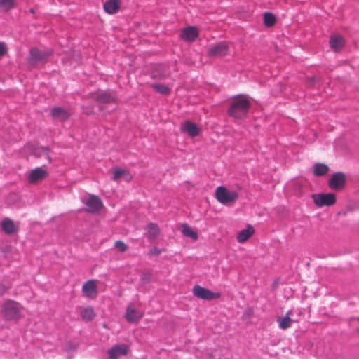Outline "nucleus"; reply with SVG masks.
<instances>
[{
  "label": "nucleus",
  "mask_w": 359,
  "mask_h": 359,
  "mask_svg": "<svg viewBox=\"0 0 359 359\" xmlns=\"http://www.w3.org/2000/svg\"><path fill=\"white\" fill-rule=\"evenodd\" d=\"M6 53V47L5 43L0 42V57L4 56Z\"/></svg>",
  "instance_id": "f704fd0d"
},
{
  "label": "nucleus",
  "mask_w": 359,
  "mask_h": 359,
  "mask_svg": "<svg viewBox=\"0 0 359 359\" xmlns=\"http://www.w3.org/2000/svg\"><path fill=\"white\" fill-rule=\"evenodd\" d=\"M128 346L126 344H117L108 350L109 359H117L120 356L126 355L128 353Z\"/></svg>",
  "instance_id": "1a4fd4ad"
},
{
  "label": "nucleus",
  "mask_w": 359,
  "mask_h": 359,
  "mask_svg": "<svg viewBox=\"0 0 359 359\" xmlns=\"http://www.w3.org/2000/svg\"><path fill=\"white\" fill-rule=\"evenodd\" d=\"M9 289L4 284L0 283V297H3L5 292Z\"/></svg>",
  "instance_id": "72a5a7b5"
},
{
  "label": "nucleus",
  "mask_w": 359,
  "mask_h": 359,
  "mask_svg": "<svg viewBox=\"0 0 359 359\" xmlns=\"http://www.w3.org/2000/svg\"><path fill=\"white\" fill-rule=\"evenodd\" d=\"M229 51V46L225 43H219L208 49L207 54L209 57H223Z\"/></svg>",
  "instance_id": "6e6552de"
},
{
  "label": "nucleus",
  "mask_w": 359,
  "mask_h": 359,
  "mask_svg": "<svg viewBox=\"0 0 359 359\" xmlns=\"http://www.w3.org/2000/svg\"><path fill=\"white\" fill-rule=\"evenodd\" d=\"M181 130L187 133L192 137H196L200 133V128L197 125L189 121L184 122L181 127Z\"/></svg>",
  "instance_id": "f3484780"
},
{
  "label": "nucleus",
  "mask_w": 359,
  "mask_h": 359,
  "mask_svg": "<svg viewBox=\"0 0 359 359\" xmlns=\"http://www.w3.org/2000/svg\"><path fill=\"white\" fill-rule=\"evenodd\" d=\"M82 291L85 297L91 299L95 298L98 293L96 280H90L86 281L83 285Z\"/></svg>",
  "instance_id": "9b49d317"
},
{
  "label": "nucleus",
  "mask_w": 359,
  "mask_h": 359,
  "mask_svg": "<svg viewBox=\"0 0 359 359\" xmlns=\"http://www.w3.org/2000/svg\"><path fill=\"white\" fill-rule=\"evenodd\" d=\"M151 87L156 92L163 95H169L171 91L168 86L161 83H153Z\"/></svg>",
  "instance_id": "a878e982"
},
{
  "label": "nucleus",
  "mask_w": 359,
  "mask_h": 359,
  "mask_svg": "<svg viewBox=\"0 0 359 359\" xmlns=\"http://www.w3.org/2000/svg\"><path fill=\"white\" fill-rule=\"evenodd\" d=\"M290 312L288 311L285 316L283 318H278L277 321L279 322V327L282 330H286L289 328L291 326L292 324V320L290 317Z\"/></svg>",
  "instance_id": "393cba45"
},
{
  "label": "nucleus",
  "mask_w": 359,
  "mask_h": 359,
  "mask_svg": "<svg viewBox=\"0 0 359 359\" xmlns=\"http://www.w3.org/2000/svg\"><path fill=\"white\" fill-rule=\"evenodd\" d=\"M250 108L249 97L244 94H238L232 97L226 114L235 119L243 120L247 118Z\"/></svg>",
  "instance_id": "f257e3e1"
},
{
  "label": "nucleus",
  "mask_w": 359,
  "mask_h": 359,
  "mask_svg": "<svg viewBox=\"0 0 359 359\" xmlns=\"http://www.w3.org/2000/svg\"><path fill=\"white\" fill-rule=\"evenodd\" d=\"M84 203L87 206L86 211L90 214L98 213L103 207L100 198L93 194L90 195Z\"/></svg>",
  "instance_id": "423d86ee"
},
{
  "label": "nucleus",
  "mask_w": 359,
  "mask_h": 359,
  "mask_svg": "<svg viewBox=\"0 0 359 359\" xmlns=\"http://www.w3.org/2000/svg\"><path fill=\"white\" fill-rule=\"evenodd\" d=\"M336 203L335 195L332 193L316 194V206H331Z\"/></svg>",
  "instance_id": "0eeeda50"
},
{
  "label": "nucleus",
  "mask_w": 359,
  "mask_h": 359,
  "mask_svg": "<svg viewBox=\"0 0 359 359\" xmlns=\"http://www.w3.org/2000/svg\"><path fill=\"white\" fill-rule=\"evenodd\" d=\"M52 54V50L41 51L36 48L30 50V55L32 58L36 61H46Z\"/></svg>",
  "instance_id": "a211bd4d"
},
{
  "label": "nucleus",
  "mask_w": 359,
  "mask_h": 359,
  "mask_svg": "<svg viewBox=\"0 0 359 359\" xmlns=\"http://www.w3.org/2000/svg\"><path fill=\"white\" fill-rule=\"evenodd\" d=\"M198 30L196 27L189 26L182 30L180 36L183 41L193 42L198 37Z\"/></svg>",
  "instance_id": "9d476101"
},
{
  "label": "nucleus",
  "mask_w": 359,
  "mask_h": 359,
  "mask_svg": "<svg viewBox=\"0 0 359 359\" xmlns=\"http://www.w3.org/2000/svg\"><path fill=\"white\" fill-rule=\"evenodd\" d=\"M151 279V273L149 271H143L141 274V282L143 284L149 283Z\"/></svg>",
  "instance_id": "c756f323"
},
{
  "label": "nucleus",
  "mask_w": 359,
  "mask_h": 359,
  "mask_svg": "<svg viewBox=\"0 0 359 359\" xmlns=\"http://www.w3.org/2000/svg\"><path fill=\"white\" fill-rule=\"evenodd\" d=\"M217 200L222 204L234 203L238 198V194L236 191H230L226 187H218L215 191Z\"/></svg>",
  "instance_id": "7ed1b4c3"
},
{
  "label": "nucleus",
  "mask_w": 359,
  "mask_h": 359,
  "mask_svg": "<svg viewBox=\"0 0 359 359\" xmlns=\"http://www.w3.org/2000/svg\"><path fill=\"white\" fill-rule=\"evenodd\" d=\"M48 172L41 168H37L31 171L28 180L30 183H35L48 177Z\"/></svg>",
  "instance_id": "2eb2a0df"
},
{
  "label": "nucleus",
  "mask_w": 359,
  "mask_h": 359,
  "mask_svg": "<svg viewBox=\"0 0 359 359\" xmlns=\"http://www.w3.org/2000/svg\"><path fill=\"white\" fill-rule=\"evenodd\" d=\"M29 12L33 14L35 13L34 8H30Z\"/></svg>",
  "instance_id": "4c0bfd02"
},
{
  "label": "nucleus",
  "mask_w": 359,
  "mask_h": 359,
  "mask_svg": "<svg viewBox=\"0 0 359 359\" xmlns=\"http://www.w3.org/2000/svg\"><path fill=\"white\" fill-rule=\"evenodd\" d=\"M255 233L253 226L250 224L247 226L245 229L241 230L237 235V241L239 243H244L248 240V238L252 236Z\"/></svg>",
  "instance_id": "412c9836"
},
{
  "label": "nucleus",
  "mask_w": 359,
  "mask_h": 359,
  "mask_svg": "<svg viewBox=\"0 0 359 359\" xmlns=\"http://www.w3.org/2000/svg\"><path fill=\"white\" fill-rule=\"evenodd\" d=\"M114 247L120 252H124L128 249V246L121 241H116Z\"/></svg>",
  "instance_id": "7c9ffc66"
},
{
  "label": "nucleus",
  "mask_w": 359,
  "mask_h": 359,
  "mask_svg": "<svg viewBox=\"0 0 359 359\" xmlns=\"http://www.w3.org/2000/svg\"><path fill=\"white\" fill-rule=\"evenodd\" d=\"M99 109H100V111H102V110H103V107H100Z\"/></svg>",
  "instance_id": "58836bf2"
},
{
  "label": "nucleus",
  "mask_w": 359,
  "mask_h": 359,
  "mask_svg": "<svg viewBox=\"0 0 359 359\" xmlns=\"http://www.w3.org/2000/svg\"><path fill=\"white\" fill-rule=\"evenodd\" d=\"M41 149H42V151H44L47 154V157L49 160V162H50L51 158H50V156H49V151H50L49 148L47 147H43Z\"/></svg>",
  "instance_id": "e433bc0d"
},
{
  "label": "nucleus",
  "mask_w": 359,
  "mask_h": 359,
  "mask_svg": "<svg viewBox=\"0 0 359 359\" xmlns=\"http://www.w3.org/2000/svg\"><path fill=\"white\" fill-rule=\"evenodd\" d=\"M192 292L194 295L197 298L208 301L219 299L221 297L219 292H213L209 289L203 287L198 285L194 286Z\"/></svg>",
  "instance_id": "20e7f679"
},
{
  "label": "nucleus",
  "mask_w": 359,
  "mask_h": 359,
  "mask_svg": "<svg viewBox=\"0 0 359 359\" xmlns=\"http://www.w3.org/2000/svg\"><path fill=\"white\" fill-rule=\"evenodd\" d=\"M345 45V39L341 35L334 34L330 36V46L335 52H340Z\"/></svg>",
  "instance_id": "4468645a"
},
{
  "label": "nucleus",
  "mask_w": 359,
  "mask_h": 359,
  "mask_svg": "<svg viewBox=\"0 0 359 359\" xmlns=\"http://www.w3.org/2000/svg\"><path fill=\"white\" fill-rule=\"evenodd\" d=\"M1 230L8 235H12L18 231L13 221L8 217H5L1 222Z\"/></svg>",
  "instance_id": "dca6fc26"
},
{
  "label": "nucleus",
  "mask_w": 359,
  "mask_h": 359,
  "mask_svg": "<svg viewBox=\"0 0 359 359\" xmlns=\"http://www.w3.org/2000/svg\"><path fill=\"white\" fill-rule=\"evenodd\" d=\"M19 303L12 300H6L1 306V313L6 320H18L20 318Z\"/></svg>",
  "instance_id": "f03ea898"
},
{
  "label": "nucleus",
  "mask_w": 359,
  "mask_h": 359,
  "mask_svg": "<svg viewBox=\"0 0 359 359\" xmlns=\"http://www.w3.org/2000/svg\"><path fill=\"white\" fill-rule=\"evenodd\" d=\"M121 5V0H108L104 4V10L109 14H114L118 11Z\"/></svg>",
  "instance_id": "aec40b11"
},
{
  "label": "nucleus",
  "mask_w": 359,
  "mask_h": 359,
  "mask_svg": "<svg viewBox=\"0 0 359 359\" xmlns=\"http://www.w3.org/2000/svg\"><path fill=\"white\" fill-rule=\"evenodd\" d=\"M276 22L275 15L270 12H266L264 14V25L266 27H273Z\"/></svg>",
  "instance_id": "bb28decb"
},
{
  "label": "nucleus",
  "mask_w": 359,
  "mask_h": 359,
  "mask_svg": "<svg viewBox=\"0 0 359 359\" xmlns=\"http://www.w3.org/2000/svg\"><path fill=\"white\" fill-rule=\"evenodd\" d=\"M144 313L139 311L133 309L132 306H128L126 308L125 318L127 322L130 323H137L142 317Z\"/></svg>",
  "instance_id": "ddd939ff"
},
{
  "label": "nucleus",
  "mask_w": 359,
  "mask_h": 359,
  "mask_svg": "<svg viewBox=\"0 0 359 359\" xmlns=\"http://www.w3.org/2000/svg\"><path fill=\"white\" fill-rule=\"evenodd\" d=\"M15 6V0H0V11H8Z\"/></svg>",
  "instance_id": "c85d7f7f"
},
{
  "label": "nucleus",
  "mask_w": 359,
  "mask_h": 359,
  "mask_svg": "<svg viewBox=\"0 0 359 359\" xmlns=\"http://www.w3.org/2000/svg\"><path fill=\"white\" fill-rule=\"evenodd\" d=\"M94 100L96 102H99L103 104H110L116 102V98L112 95L109 90H104L100 93H98Z\"/></svg>",
  "instance_id": "6ab92c4d"
},
{
  "label": "nucleus",
  "mask_w": 359,
  "mask_h": 359,
  "mask_svg": "<svg viewBox=\"0 0 359 359\" xmlns=\"http://www.w3.org/2000/svg\"><path fill=\"white\" fill-rule=\"evenodd\" d=\"M81 318L86 322L92 321L96 316L93 306L83 308L80 313Z\"/></svg>",
  "instance_id": "5701e85b"
},
{
  "label": "nucleus",
  "mask_w": 359,
  "mask_h": 359,
  "mask_svg": "<svg viewBox=\"0 0 359 359\" xmlns=\"http://www.w3.org/2000/svg\"><path fill=\"white\" fill-rule=\"evenodd\" d=\"M160 234V229L158 226L153 222H150L147 226V238L149 241H154L157 238Z\"/></svg>",
  "instance_id": "4be33fe9"
},
{
  "label": "nucleus",
  "mask_w": 359,
  "mask_h": 359,
  "mask_svg": "<svg viewBox=\"0 0 359 359\" xmlns=\"http://www.w3.org/2000/svg\"><path fill=\"white\" fill-rule=\"evenodd\" d=\"M346 182V175L342 172H337L332 174L327 184L332 190L339 191L344 188Z\"/></svg>",
  "instance_id": "39448f33"
},
{
  "label": "nucleus",
  "mask_w": 359,
  "mask_h": 359,
  "mask_svg": "<svg viewBox=\"0 0 359 359\" xmlns=\"http://www.w3.org/2000/svg\"><path fill=\"white\" fill-rule=\"evenodd\" d=\"M329 171V167L320 163H316V176L320 177L325 175Z\"/></svg>",
  "instance_id": "cd10ccee"
},
{
  "label": "nucleus",
  "mask_w": 359,
  "mask_h": 359,
  "mask_svg": "<svg viewBox=\"0 0 359 359\" xmlns=\"http://www.w3.org/2000/svg\"><path fill=\"white\" fill-rule=\"evenodd\" d=\"M123 177H124V179L126 180V182H130L133 178L130 173L126 170V172L124 173V175H123Z\"/></svg>",
  "instance_id": "c9c22d12"
},
{
  "label": "nucleus",
  "mask_w": 359,
  "mask_h": 359,
  "mask_svg": "<svg viewBox=\"0 0 359 359\" xmlns=\"http://www.w3.org/2000/svg\"><path fill=\"white\" fill-rule=\"evenodd\" d=\"M311 198L314 200V194H311Z\"/></svg>",
  "instance_id": "ea45409f"
},
{
  "label": "nucleus",
  "mask_w": 359,
  "mask_h": 359,
  "mask_svg": "<svg viewBox=\"0 0 359 359\" xmlns=\"http://www.w3.org/2000/svg\"><path fill=\"white\" fill-rule=\"evenodd\" d=\"M50 116L54 119L59 120L61 122H65L69 119L71 114L67 110L60 107H55L51 109Z\"/></svg>",
  "instance_id": "f8f14e48"
},
{
  "label": "nucleus",
  "mask_w": 359,
  "mask_h": 359,
  "mask_svg": "<svg viewBox=\"0 0 359 359\" xmlns=\"http://www.w3.org/2000/svg\"><path fill=\"white\" fill-rule=\"evenodd\" d=\"M181 231L184 236L191 238L194 241H196L198 238V233L194 231L187 224L182 225Z\"/></svg>",
  "instance_id": "b1692460"
},
{
  "label": "nucleus",
  "mask_w": 359,
  "mask_h": 359,
  "mask_svg": "<svg viewBox=\"0 0 359 359\" xmlns=\"http://www.w3.org/2000/svg\"><path fill=\"white\" fill-rule=\"evenodd\" d=\"M125 172H126L125 170H122V169H119V168L114 169L112 180L114 181L118 180L121 177H123V175H124Z\"/></svg>",
  "instance_id": "2f4dec72"
},
{
  "label": "nucleus",
  "mask_w": 359,
  "mask_h": 359,
  "mask_svg": "<svg viewBox=\"0 0 359 359\" xmlns=\"http://www.w3.org/2000/svg\"><path fill=\"white\" fill-rule=\"evenodd\" d=\"M162 251H163L162 250H161L156 247H154L153 248H151L149 250V255L151 256H158L162 252Z\"/></svg>",
  "instance_id": "473e14b6"
}]
</instances>
